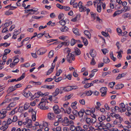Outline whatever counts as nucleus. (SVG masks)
I'll use <instances>...</instances> for the list:
<instances>
[{
  "mask_svg": "<svg viewBox=\"0 0 131 131\" xmlns=\"http://www.w3.org/2000/svg\"><path fill=\"white\" fill-rule=\"evenodd\" d=\"M73 32L76 35H78L79 32L78 29L77 28H74L72 29Z\"/></svg>",
  "mask_w": 131,
  "mask_h": 131,
  "instance_id": "obj_39",
  "label": "nucleus"
},
{
  "mask_svg": "<svg viewBox=\"0 0 131 131\" xmlns=\"http://www.w3.org/2000/svg\"><path fill=\"white\" fill-rule=\"evenodd\" d=\"M64 50L66 52H67L68 54L69 53H70V52L71 50L68 48H65Z\"/></svg>",
  "mask_w": 131,
  "mask_h": 131,
  "instance_id": "obj_51",
  "label": "nucleus"
},
{
  "mask_svg": "<svg viewBox=\"0 0 131 131\" xmlns=\"http://www.w3.org/2000/svg\"><path fill=\"white\" fill-rule=\"evenodd\" d=\"M110 55L111 59L113 60V61H115L116 60V58L114 57L112 52H110Z\"/></svg>",
  "mask_w": 131,
  "mask_h": 131,
  "instance_id": "obj_40",
  "label": "nucleus"
},
{
  "mask_svg": "<svg viewBox=\"0 0 131 131\" xmlns=\"http://www.w3.org/2000/svg\"><path fill=\"white\" fill-rule=\"evenodd\" d=\"M77 41L78 42H79L80 41L79 40H78V41L75 40L74 39H72L71 41L70 42V44L72 46H73L75 44V43H76Z\"/></svg>",
  "mask_w": 131,
  "mask_h": 131,
  "instance_id": "obj_25",
  "label": "nucleus"
},
{
  "mask_svg": "<svg viewBox=\"0 0 131 131\" xmlns=\"http://www.w3.org/2000/svg\"><path fill=\"white\" fill-rule=\"evenodd\" d=\"M71 59L73 60H74L75 59L74 55L71 53H69L67 56V60L69 63L71 62Z\"/></svg>",
  "mask_w": 131,
  "mask_h": 131,
  "instance_id": "obj_4",
  "label": "nucleus"
},
{
  "mask_svg": "<svg viewBox=\"0 0 131 131\" xmlns=\"http://www.w3.org/2000/svg\"><path fill=\"white\" fill-rule=\"evenodd\" d=\"M32 119L33 121H35L36 119V112L35 111H32Z\"/></svg>",
  "mask_w": 131,
  "mask_h": 131,
  "instance_id": "obj_17",
  "label": "nucleus"
},
{
  "mask_svg": "<svg viewBox=\"0 0 131 131\" xmlns=\"http://www.w3.org/2000/svg\"><path fill=\"white\" fill-rule=\"evenodd\" d=\"M112 127H113L114 126L113 125H112L109 123H107L106 124H105V127L107 128V129H109L111 128Z\"/></svg>",
  "mask_w": 131,
  "mask_h": 131,
  "instance_id": "obj_33",
  "label": "nucleus"
},
{
  "mask_svg": "<svg viewBox=\"0 0 131 131\" xmlns=\"http://www.w3.org/2000/svg\"><path fill=\"white\" fill-rule=\"evenodd\" d=\"M121 10H118L115 11L113 15V17H115L116 16L122 13Z\"/></svg>",
  "mask_w": 131,
  "mask_h": 131,
  "instance_id": "obj_20",
  "label": "nucleus"
},
{
  "mask_svg": "<svg viewBox=\"0 0 131 131\" xmlns=\"http://www.w3.org/2000/svg\"><path fill=\"white\" fill-rule=\"evenodd\" d=\"M90 53L91 56L93 58L95 57L96 54L95 51L93 49L91 50Z\"/></svg>",
  "mask_w": 131,
  "mask_h": 131,
  "instance_id": "obj_10",
  "label": "nucleus"
},
{
  "mask_svg": "<svg viewBox=\"0 0 131 131\" xmlns=\"http://www.w3.org/2000/svg\"><path fill=\"white\" fill-rule=\"evenodd\" d=\"M62 72V70L60 69H59L57 71V73L56 74V76H59L60 74H61Z\"/></svg>",
  "mask_w": 131,
  "mask_h": 131,
  "instance_id": "obj_43",
  "label": "nucleus"
},
{
  "mask_svg": "<svg viewBox=\"0 0 131 131\" xmlns=\"http://www.w3.org/2000/svg\"><path fill=\"white\" fill-rule=\"evenodd\" d=\"M84 32L88 38L89 39L91 38V34L89 31L87 30H85L84 31Z\"/></svg>",
  "mask_w": 131,
  "mask_h": 131,
  "instance_id": "obj_15",
  "label": "nucleus"
},
{
  "mask_svg": "<svg viewBox=\"0 0 131 131\" xmlns=\"http://www.w3.org/2000/svg\"><path fill=\"white\" fill-rule=\"evenodd\" d=\"M66 110L67 113L68 114H70L71 112V109L69 107H67L66 109Z\"/></svg>",
  "mask_w": 131,
  "mask_h": 131,
  "instance_id": "obj_38",
  "label": "nucleus"
},
{
  "mask_svg": "<svg viewBox=\"0 0 131 131\" xmlns=\"http://www.w3.org/2000/svg\"><path fill=\"white\" fill-rule=\"evenodd\" d=\"M117 31L118 33V35H122V30L119 28H117Z\"/></svg>",
  "mask_w": 131,
  "mask_h": 131,
  "instance_id": "obj_47",
  "label": "nucleus"
},
{
  "mask_svg": "<svg viewBox=\"0 0 131 131\" xmlns=\"http://www.w3.org/2000/svg\"><path fill=\"white\" fill-rule=\"evenodd\" d=\"M30 106L29 103H26L24 106V108L25 110L28 109Z\"/></svg>",
  "mask_w": 131,
  "mask_h": 131,
  "instance_id": "obj_30",
  "label": "nucleus"
},
{
  "mask_svg": "<svg viewBox=\"0 0 131 131\" xmlns=\"http://www.w3.org/2000/svg\"><path fill=\"white\" fill-rule=\"evenodd\" d=\"M59 23L60 24V25L62 26L66 24V23L65 21L63 20V19L59 21Z\"/></svg>",
  "mask_w": 131,
  "mask_h": 131,
  "instance_id": "obj_50",
  "label": "nucleus"
},
{
  "mask_svg": "<svg viewBox=\"0 0 131 131\" xmlns=\"http://www.w3.org/2000/svg\"><path fill=\"white\" fill-rule=\"evenodd\" d=\"M107 89L106 87H102L101 88L100 90V92L101 93V96L104 97L105 96L106 93Z\"/></svg>",
  "mask_w": 131,
  "mask_h": 131,
  "instance_id": "obj_5",
  "label": "nucleus"
},
{
  "mask_svg": "<svg viewBox=\"0 0 131 131\" xmlns=\"http://www.w3.org/2000/svg\"><path fill=\"white\" fill-rule=\"evenodd\" d=\"M64 17V15L62 13H60L58 16V18L59 19H63V17Z\"/></svg>",
  "mask_w": 131,
  "mask_h": 131,
  "instance_id": "obj_44",
  "label": "nucleus"
},
{
  "mask_svg": "<svg viewBox=\"0 0 131 131\" xmlns=\"http://www.w3.org/2000/svg\"><path fill=\"white\" fill-rule=\"evenodd\" d=\"M32 120L30 119L28 120L27 121V127L28 128L31 127H32V125L31 124Z\"/></svg>",
  "mask_w": 131,
  "mask_h": 131,
  "instance_id": "obj_18",
  "label": "nucleus"
},
{
  "mask_svg": "<svg viewBox=\"0 0 131 131\" xmlns=\"http://www.w3.org/2000/svg\"><path fill=\"white\" fill-rule=\"evenodd\" d=\"M126 74V73H123L121 74H119L116 77V80H118L120 79L121 78L125 77Z\"/></svg>",
  "mask_w": 131,
  "mask_h": 131,
  "instance_id": "obj_13",
  "label": "nucleus"
},
{
  "mask_svg": "<svg viewBox=\"0 0 131 131\" xmlns=\"http://www.w3.org/2000/svg\"><path fill=\"white\" fill-rule=\"evenodd\" d=\"M80 11V12H85L86 11V8L85 7H84L83 6L79 7Z\"/></svg>",
  "mask_w": 131,
  "mask_h": 131,
  "instance_id": "obj_35",
  "label": "nucleus"
},
{
  "mask_svg": "<svg viewBox=\"0 0 131 131\" xmlns=\"http://www.w3.org/2000/svg\"><path fill=\"white\" fill-rule=\"evenodd\" d=\"M19 60L18 58L16 57L14 59L13 62L16 64L19 61Z\"/></svg>",
  "mask_w": 131,
  "mask_h": 131,
  "instance_id": "obj_58",
  "label": "nucleus"
},
{
  "mask_svg": "<svg viewBox=\"0 0 131 131\" xmlns=\"http://www.w3.org/2000/svg\"><path fill=\"white\" fill-rule=\"evenodd\" d=\"M25 73H23L22 75L17 80V81H20L22 79H23L24 78L25 76Z\"/></svg>",
  "mask_w": 131,
  "mask_h": 131,
  "instance_id": "obj_37",
  "label": "nucleus"
},
{
  "mask_svg": "<svg viewBox=\"0 0 131 131\" xmlns=\"http://www.w3.org/2000/svg\"><path fill=\"white\" fill-rule=\"evenodd\" d=\"M85 121L86 124H88L90 125L91 123V119L89 118H86Z\"/></svg>",
  "mask_w": 131,
  "mask_h": 131,
  "instance_id": "obj_29",
  "label": "nucleus"
},
{
  "mask_svg": "<svg viewBox=\"0 0 131 131\" xmlns=\"http://www.w3.org/2000/svg\"><path fill=\"white\" fill-rule=\"evenodd\" d=\"M53 69H52V68H50V69L47 72V75H49L53 72Z\"/></svg>",
  "mask_w": 131,
  "mask_h": 131,
  "instance_id": "obj_56",
  "label": "nucleus"
},
{
  "mask_svg": "<svg viewBox=\"0 0 131 131\" xmlns=\"http://www.w3.org/2000/svg\"><path fill=\"white\" fill-rule=\"evenodd\" d=\"M54 114L53 113H49L48 114L47 116L48 119L50 120L53 119L54 117Z\"/></svg>",
  "mask_w": 131,
  "mask_h": 131,
  "instance_id": "obj_16",
  "label": "nucleus"
},
{
  "mask_svg": "<svg viewBox=\"0 0 131 131\" xmlns=\"http://www.w3.org/2000/svg\"><path fill=\"white\" fill-rule=\"evenodd\" d=\"M69 44V42H62L61 44H59V45H61V46H62L63 45H64L65 46H68Z\"/></svg>",
  "mask_w": 131,
  "mask_h": 131,
  "instance_id": "obj_31",
  "label": "nucleus"
},
{
  "mask_svg": "<svg viewBox=\"0 0 131 131\" xmlns=\"http://www.w3.org/2000/svg\"><path fill=\"white\" fill-rule=\"evenodd\" d=\"M31 84H33L35 83L34 85H40L41 84V83L40 82H35L33 81H31L29 82Z\"/></svg>",
  "mask_w": 131,
  "mask_h": 131,
  "instance_id": "obj_32",
  "label": "nucleus"
},
{
  "mask_svg": "<svg viewBox=\"0 0 131 131\" xmlns=\"http://www.w3.org/2000/svg\"><path fill=\"white\" fill-rule=\"evenodd\" d=\"M93 93L91 91H88L86 92L85 93H83L82 95H86L88 96H91Z\"/></svg>",
  "mask_w": 131,
  "mask_h": 131,
  "instance_id": "obj_19",
  "label": "nucleus"
},
{
  "mask_svg": "<svg viewBox=\"0 0 131 131\" xmlns=\"http://www.w3.org/2000/svg\"><path fill=\"white\" fill-rule=\"evenodd\" d=\"M81 38L82 39L83 42L84 43V45L85 46H87L88 43L87 39L83 37H81Z\"/></svg>",
  "mask_w": 131,
  "mask_h": 131,
  "instance_id": "obj_22",
  "label": "nucleus"
},
{
  "mask_svg": "<svg viewBox=\"0 0 131 131\" xmlns=\"http://www.w3.org/2000/svg\"><path fill=\"white\" fill-rule=\"evenodd\" d=\"M115 117L117 119H118V122L119 123H121V122L122 121V119L121 118L120 116L118 114L116 115Z\"/></svg>",
  "mask_w": 131,
  "mask_h": 131,
  "instance_id": "obj_24",
  "label": "nucleus"
},
{
  "mask_svg": "<svg viewBox=\"0 0 131 131\" xmlns=\"http://www.w3.org/2000/svg\"><path fill=\"white\" fill-rule=\"evenodd\" d=\"M17 119V116H14L12 120L13 122H15Z\"/></svg>",
  "mask_w": 131,
  "mask_h": 131,
  "instance_id": "obj_63",
  "label": "nucleus"
},
{
  "mask_svg": "<svg viewBox=\"0 0 131 131\" xmlns=\"http://www.w3.org/2000/svg\"><path fill=\"white\" fill-rule=\"evenodd\" d=\"M10 50L9 49H5L4 50L5 53H4V55H6L7 54L9 53L10 51Z\"/></svg>",
  "mask_w": 131,
  "mask_h": 131,
  "instance_id": "obj_49",
  "label": "nucleus"
},
{
  "mask_svg": "<svg viewBox=\"0 0 131 131\" xmlns=\"http://www.w3.org/2000/svg\"><path fill=\"white\" fill-rule=\"evenodd\" d=\"M15 104H16L15 103H12L9 104L8 106L9 107H13L15 106Z\"/></svg>",
  "mask_w": 131,
  "mask_h": 131,
  "instance_id": "obj_61",
  "label": "nucleus"
},
{
  "mask_svg": "<svg viewBox=\"0 0 131 131\" xmlns=\"http://www.w3.org/2000/svg\"><path fill=\"white\" fill-rule=\"evenodd\" d=\"M116 53L118 54L117 55V57L119 59V57L121 58L122 57L121 54V53H123V51H122L121 50L119 52H117Z\"/></svg>",
  "mask_w": 131,
  "mask_h": 131,
  "instance_id": "obj_45",
  "label": "nucleus"
},
{
  "mask_svg": "<svg viewBox=\"0 0 131 131\" xmlns=\"http://www.w3.org/2000/svg\"><path fill=\"white\" fill-rule=\"evenodd\" d=\"M103 61L105 63H109L110 61V60L107 57H104L103 58Z\"/></svg>",
  "mask_w": 131,
  "mask_h": 131,
  "instance_id": "obj_34",
  "label": "nucleus"
},
{
  "mask_svg": "<svg viewBox=\"0 0 131 131\" xmlns=\"http://www.w3.org/2000/svg\"><path fill=\"white\" fill-rule=\"evenodd\" d=\"M71 86H68L65 87V92H68L71 90Z\"/></svg>",
  "mask_w": 131,
  "mask_h": 131,
  "instance_id": "obj_48",
  "label": "nucleus"
},
{
  "mask_svg": "<svg viewBox=\"0 0 131 131\" xmlns=\"http://www.w3.org/2000/svg\"><path fill=\"white\" fill-rule=\"evenodd\" d=\"M125 114L127 116H130L131 115V112L127 111L125 113Z\"/></svg>",
  "mask_w": 131,
  "mask_h": 131,
  "instance_id": "obj_64",
  "label": "nucleus"
},
{
  "mask_svg": "<svg viewBox=\"0 0 131 131\" xmlns=\"http://www.w3.org/2000/svg\"><path fill=\"white\" fill-rule=\"evenodd\" d=\"M75 49V54L77 55H79L80 54L81 52L79 49H78V48H76Z\"/></svg>",
  "mask_w": 131,
  "mask_h": 131,
  "instance_id": "obj_28",
  "label": "nucleus"
},
{
  "mask_svg": "<svg viewBox=\"0 0 131 131\" xmlns=\"http://www.w3.org/2000/svg\"><path fill=\"white\" fill-rule=\"evenodd\" d=\"M119 105L120 108H122L121 110H120L119 111L120 112H125L126 110V108L124 103H122L120 104Z\"/></svg>",
  "mask_w": 131,
  "mask_h": 131,
  "instance_id": "obj_7",
  "label": "nucleus"
},
{
  "mask_svg": "<svg viewBox=\"0 0 131 131\" xmlns=\"http://www.w3.org/2000/svg\"><path fill=\"white\" fill-rule=\"evenodd\" d=\"M91 113V111L89 110H85V113L87 115H90Z\"/></svg>",
  "mask_w": 131,
  "mask_h": 131,
  "instance_id": "obj_54",
  "label": "nucleus"
},
{
  "mask_svg": "<svg viewBox=\"0 0 131 131\" xmlns=\"http://www.w3.org/2000/svg\"><path fill=\"white\" fill-rule=\"evenodd\" d=\"M77 104V102L76 101H75L74 102V103H72L71 104V107L73 109H76L77 108V107L75 106Z\"/></svg>",
  "mask_w": 131,
  "mask_h": 131,
  "instance_id": "obj_42",
  "label": "nucleus"
},
{
  "mask_svg": "<svg viewBox=\"0 0 131 131\" xmlns=\"http://www.w3.org/2000/svg\"><path fill=\"white\" fill-rule=\"evenodd\" d=\"M63 121V123L66 126H68L72 124H73V122L72 121L69 120L66 117H64Z\"/></svg>",
  "mask_w": 131,
  "mask_h": 131,
  "instance_id": "obj_2",
  "label": "nucleus"
},
{
  "mask_svg": "<svg viewBox=\"0 0 131 131\" xmlns=\"http://www.w3.org/2000/svg\"><path fill=\"white\" fill-rule=\"evenodd\" d=\"M13 14V13L12 12L9 11H6L5 13V15L8 16L12 14Z\"/></svg>",
  "mask_w": 131,
  "mask_h": 131,
  "instance_id": "obj_55",
  "label": "nucleus"
},
{
  "mask_svg": "<svg viewBox=\"0 0 131 131\" xmlns=\"http://www.w3.org/2000/svg\"><path fill=\"white\" fill-rule=\"evenodd\" d=\"M90 63L91 65H94L96 63V62L93 58L91 59Z\"/></svg>",
  "mask_w": 131,
  "mask_h": 131,
  "instance_id": "obj_60",
  "label": "nucleus"
},
{
  "mask_svg": "<svg viewBox=\"0 0 131 131\" xmlns=\"http://www.w3.org/2000/svg\"><path fill=\"white\" fill-rule=\"evenodd\" d=\"M53 109L56 114H58L60 112V110L58 108V107L57 106H53Z\"/></svg>",
  "mask_w": 131,
  "mask_h": 131,
  "instance_id": "obj_11",
  "label": "nucleus"
},
{
  "mask_svg": "<svg viewBox=\"0 0 131 131\" xmlns=\"http://www.w3.org/2000/svg\"><path fill=\"white\" fill-rule=\"evenodd\" d=\"M79 102L82 105H84L85 104V100L84 99L80 100Z\"/></svg>",
  "mask_w": 131,
  "mask_h": 131,
  "instance_id": "obj_57",
  "label": "nucleus"
},
{
  "mask_svg": "<svg viewBox=\"0 0 131 131\" xmlns=\"http://www.w3.org/2000/svg\"><path fill=\"white\" fill-rule=\"evenodd\" d=\"M103 54H105L108 52V51L106 49H103L101 50Z\"/></svg>",
  "mask_w": 131,
  "mask_h": 131,
  "instance_id": "obj_52",
  "label": "nucleus"
},
{
  "mask_svg": "<svg viewBox=\"0 0 131 131\" xmlns=\"http://www.w3.org/2000/svg\"><path fill=\"white\" fill-rule=\"evenodd\" d=\"M54 54V51L51 50L49 52L48 56L49 58H51L53 57Z\"/></svg>",
  "mask_w": 131,
  "mask_h": 131,
  "instance_id": "obj_23",
  "label": "nucleus"
},
{
  "mask_svg": "<svg viewBox=\"0 0 131 131\" xmlns=\"http://www.w3.org/2000/svg\"><path fill=\"white\" fill-rule=\"evenodd\" d=\"M75 131H85V130L82 128L80 126H76V128Z\"/></svg>",
  "mask_w": 131,
  "mask_h": 131,
  "instance_id": "obj_27",
  "label": "nucleus"
},
{
  "mask_svg": "<svg viewBox=\"0 0 131 131\" xmlns=\"http://www.w3.org/2000/svg\"><path fill=\"white\" fill-rule=\"evenodd\" d=\"M21 86V84L19 83L17 84H16L14 87H15V89H16L17 88H18L20 87Z\"/></svg>",
  "mask_w": 131,
  "mask_h": 131,
  "instance_id": "obj_62",
  "label": "nucleus"
},
{
  "mask_svg": "<svg viewBox=\"0 0 131 131\" xmlns=\"http://www.w3.org/2000/svg\"><path fill=\"white\" fill-rule=\"evenodd\" d=\"M15 87L14 86H11L7 90V91L9 92H11L15 90Z\"/></svg>",
  "mask_w": 131,
  "mask_h": 131,
  "instance_id": "obj_26",
  "label": "nucleus"
},
{
  "mask_svg": "<svg viewBox=\"0 0 131 131\" xmlns=\"http://www.w3.org/2000/svg\"><path fill=\"white\" fill-rule=\"evenodd\" d=\"M105 124L103 122H100L98 123L96 125L98 129H101L105 127Z\"/></svg>",
  "mask_w": 131,
  "mask_h": 131,
  "instance_id": "obj_6",
  "label": "nucleus"
},
{
  "mask_svg": "<svg viewBox=\"0 0 131 131\" xmlns=\"http://www.w3.org/2000/svg\"><path fill=\"white\" fill-rule=\"evenodd\" d=\"M130 9V7L128 6H125L121 10L123 12H125L128 11H129Z\"/></svg>",
  "mask_w": 131,
  "mask_h": 131,
  "instance_id": "obj_9",
  "label": "nucleus"
},
{
  "mask_svg": "<svg viewBox=\"0 0 131 131\" xmlns=\"http://www.w3.org/2000/svg\"><path fill=\"white\" fill-rule=\"evenodd\" d=\"M7 110L5 109H2L0 112V114L1 115L0 116V118L3 119L5 118L6 116V113L7 112Z\"/></svg>",
  "mask_w": 131,
  "mask_h": 131,
  "instance_id": "obj_3",
  "label": "nucleus"
},
{
  "mask_svg": "<svg viewBox=\"0 0 131 131\" xmlns=\"http://www.w3.org/2000/svg\"><path fill=\"white\" fill-rule=\"evenodd\" d=\"M61 31L63 32H66L69 30V28L66 26H63L60 29Z\"/></svg>",
  "mask_w": 131,
  "mask_h": 131,
  "instance_id": "obj_12",
  "label": "nucleus"
},
{
  "mask_svg": "<svg viewBox=\"0 0 131 131\" xmlns=\"http://www.w3.org/2000/svg\"><path fill=\"white\" fill-rule=\"evenodd\" d=\"M70 130L72 131H75L76 128V126L75 127L73 125H71L70 127Z\"/></svg>",
  "mask_w": 131,
  "mask_h": 131,
  "instance_id": "obj_41",
  "label": "nucleus"
},
{
  "mask_svg": "<svg viewBox=\"0 0 131 131\" xmlns=\"http://www.w3.org/2000/svg\"><path fill=\"white\" fill-rule=\"evenodd\" d=\"M46 100L45 98L42 99L41 101L38 105V107L42 110L48 109V107L47 106H45L46 103Z\"/></svg>",
  "mask_w": 131,
  "mask_h": 131,
  "instance_id": "obj_1",
  "label": "nucleus"
},
{
  "mask_svg": "<svg viewBox=\"0 0 131 131\" xmlns=\"http://www.w3.org/2000/svg\"><path fill=\"white\" fill-rule=\"evenodd\" d=\"M46 50L41 49L37 51V53L39 55H42L44 54L46 52Z\"/></svg>",
  "mask_w": 131,
  "mask_h": 131,
  "instance_id": "obj_8",
  "label": "nucleus"
},
{
  "mask_svg": "<svg viewBox=\"0 0 131 131\" xmlns=\"http://www.w3.org/2000/svg\"><path fill=\"white\" fill-rule=\"evenodd\" d=\"M101 4H100L99 5H98L97 7V12L99 13L101 12Z\"/></svg>",
  "mask_w": 131,
  "mask_h": 131,
  "instance_id": "obj_36",
  "label": "nucleus"
},
{
  "mask_svg": "<svg viewBox=\"0 0 131 131\" xmlns=\"http://www.w3.org/2000/svg\"><path fill=\"white\" fill-rule=\"evenodd\" d=\"M115 84V82H112L109 83V86L110 88H112Z\"/></svg>",
  "mask_w": 131,
  "mask_h": 131,
  "instance_id": "obj_53",
  "label": "nucleus"
},
{
  "mask_svg": "<svg viewBox=\"0 0 131 131\" xmlns=\"http://www.w3.org/2000/svg\"><path fill=\"white\" fill-rule=\"evenodd\" d=\"M96 119L95 117H94L92 118L91 119V123L93 124H94L96 121Z\"/></svg>",
  "mask_w": 131,
  "mask_h": 131,
  "instance_id": "obj_46",
  "label": "nucleus"
},
{
  "mask_svg": "<svg viewBox=\"0 0 131 131\" xmlns=\"http://www.w3.org/2000/svg\"><path fill=\"white\" fill-rule=\"evenodd\" d=\"M106 119V117L104 115H101L98 118L99 121L100 122H103V121H104Z\"/></svg>",
  "mask_w": 131,
  "mask_h": 131,
  "instance_id": "obj_14",
  "label": "nucleus"
},
{
  "mask_svg": "<svg viewBox=\"0 0 131 131\" xmlns=\"http://www.w3.org/2000/svg\"><path fill=\"white\" fill-rule=\"evenodd\" d=\"M69 118L72 120H74L75 118V116L72 114H70L69 116Z\"/></svg>",
  "mask_w": 131,
  "mask_h": 131,
  "instance_id": "obj_59",
  "label": "nucleus"
},
{
  "mask_svg": "<svg viewBox=\"0 0 131 131\" xmlns=\"http://www.w3.org/2000/svg\"><path fill=\"white\" fill-rule=\"evenodd\" d=\"M124 86V85L122 84H118L115 86V88L116 90L122 88Z\"/></svg>",
  "mask_w": 131,
  "mask_h": 131,
  "instance_id": "obj_21",
  "label": "nucleus"
}]
</instances>
